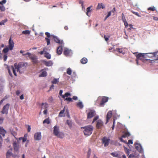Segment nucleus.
I'll return each mask as SVG.
<instances>
[{
    "instance_id": "nucleus-27",
    "label": "nucleus",
    "mask_w": 158,
    "mask_h": 158,
    "mask_svg": "<svg viewBox=\"0 0 158 158\" xmlns=\"http://www.w3.org/2000/svg\"><path fill=\"white\" fill-rule=\"evenodd\" d=\"M20 53H21L22 54V55L23 56H26L27 55V57H30L31 56V54L29 52H27L26 53H23V52H24V51L22 50H21L20 52Z\"/></svg>"
},
{
    "instance_id": "nucleus-13",
    "label": "nucleus",
    "mask_w": 158,
    "mask_h": 158,
    "mask_svg": "<svg viewBox=\"0 0 158 158\" xmlns=\"http://www.w3.org/2000/svg\"><path fill=\"white\" fill-rule=\"evenodd\" d=\"M13 146L14 151L16 152V154L18 155V154L19 144L15 141L13 143Z\"/></svg>"
},
{
    "instance_id": "nucleus-21",
    "label": "nucleus",
    "mask_w": 158,
    "mask_h": 158,
    "mask_svg": "<svg viewBox=\"0 0 158 158\" xmlns=\"http://www.w3.org/2000/svg\"><path fill=\"white\" fill-rule=\"evenodd\" d=\"M0 134L3 136H5V134L6 132V131L3 129V127H0Z\"/></svg>"
},
{
    "instance_id": "nucleus-22",
    "label": "nucleus",
    "mask_w": 158,
    "mask_h": 158,
    "mask_svg": "<svg viewBox=\"0 0 158 158\" xmlns=\"http://www.w3.org/2000/svg\"><path fill=\"white\" fill-rule=\"evenodd\" d=\"M105 8V6L103 5L102 3H98L96 9H97L98 10V9H99L101 8L103 9Z\"/></svg>"
},
{
    "instance_id": "nucleus-64",
    "label": "nucleus",
    "mask_w": 158,
    "mask_h": 158,
    "mask_svg": "<svg viewBox=\"0 0 158 158\" xmlns=\"http://www.w3.org/2000/svg\"><path fill=\"white\" fill-rule=\"evenodd\" d=\"M156 52L157 53V54L156 56H155V60H158V52Z\"/></svg>"
},
{
    "instance_id": "nucleus-19",
    "label": "nucleus",
    "mask_w": 158,
    "mask_h": 158,
    "mask_svg": "<svg viewBox=\"0 0 158 158\" xmlns=\"http://www.w3.org/2000/svg\"><path fill=\"white\" fill-rule=\"evenodd\" d=\"M44 64L46 66H51L52 64V61H47L45 60H43L42 61Z\"/></svg>"
},
{
    "instance_id": "nucleus-46",
    "label": "nucleus",
    "mask_w": 158,
    "mask_h": 158,
    "mask_svg": "<svg viewBox=\"0 0 158 158\" xmlns=\"http://www.w3.org/2000/svg\"><path fill=\"white\" fill-rule=\"evenodd\" d=\"M45 39L47 41V45H49L50 44V39L48 38H45Z\"/></svg>"
},
{
    "instance_id": "nucleus-62",
    "label": "nucleus",
    "mask_w": 158,
    "mask_h": 158,
    "mask_svg": "<svg viewBox=\"0 0 158 158\" xmlns=\"http://www.w3.org/2000/svg\"><path fill=\"white\" fill-rule=\"evenodd\" d=\"M27 131L28 132H30L31 131V128L30 126L29 125H28Z\"/></svg>"
},
{
    "instance_id": "nucleus-42",
    "label": "nucleus",
    "mask_w": 158,
    "mask_h": 158,
    "mask_svg": "<svg viewBox=\"0 0 158 158\" xmlns=\"http://www.w3.org/2000/svg\"><path fill=\"white\" fill-rule=\"evenodd\" d=\"M66 123L69 127H71L72 126V122L71 121L67 120Z\"/></svg>"
},
{
    "instance_id": "nucleus-26",
    "label": "nucleus",
    "mask_w": 158,
    "mask_h": 158,
    "mask_svg": "<svg viewBox=\"0 0 158 158\" xmlns=\"http://www.w3.org/2000/svg\"><path fill=\"white\" fill-rule=\"evenodd\" d=\"M70 53V51L67 49H65L64 52V54L66 56H69Z\"/></svg>"
},
{
    "instance_id": "nucleus-7",
    "label": "nucleus",
    "mask_w": 158,
    "mask_h": 158,
    "mask_svg": "<svg viewBox=\"0 0 158 158\" xmlns=\"http://www.w3.org/2000/svg\"><path fill=\"white\" fill-rule=\"evenodd\" d=\"M157 53L156 52L148 53H145L146 55V58H148V59L149 58H153L155 60V56H156Z\"/></svg>"
},
{
    "instance_id": "nucleus-16",
    "label": "nucleus",
    "mask_w": 158,
    "mask_h": 158,
    "mask_svg": "<svg viewBox=\"0 0 158 158\" xmlns=\"http://www.w3.org/2000/svg\"><path fill=\"white\" fill-rule=\"evenodd\" d=\"M31 60L33 62L34 64H36L37 62V58L36 56L35 55H31V56L29 57Z\"/></svg>"
},
{
    "instance_id": "nucleus-63",
    "label": "nucleus",
    "mask_w": 158,
    "mask_h": 158,
    "mask_svg": "<svg viewBox=\"0 0 158 158\" xmlns=\"http://www.w3.org/2000/svg\"><path fill=\"white\" fill-rule=\"evenodd\" d=\"M125 133L127 137L129 136L130 135V133L128 132H126Z\"/></svg>"
},
{
    "instance_id": "nucleus-61",
    "label": "nucleus",
    "mask_w": 158,
    "mask_h": 158,
    "mask_svg": "<svg viewBox=\"0 0 158 158\" xmlns=\"http://www.w3.org/2000/svg\"><path fill=\"white\" fill-rule=\"evenodd\" d=\"M4 120V119L2 117H0V123H2Z\"/></svg>"
},
{
    "instance_id": "nucleus-55",
    "label": "nucleus",
    "mask_w": 158,
    "mask_h": 158,
    "mask_svg": "<svg viewBox=\"0 0 158 158\" xmlns=\"http://www.w3.org/2000/svg\"><path fill=\"white\" fill-rule=\"evenodd\" d=\"M79 3L81 4V6H82L83 7V4H84L83 1L81 0H79Z\"/></svg>"
},
{
    "instance_id": "nucleus-24",
    "label": "nucleus",
    "mask_w": 158,
    "mask_h": 158,
    "mask_svg": "<svg viewBox=\"0 0 158 158\" xmlns=\"http://www.w3.org/2000/svg\"><path fill=\"white\" fill-rule=\"evenodd\" d=\"M87 59L86 58L84 57L81 60V62L83 64H85L87 62Z\"/></svg>"
},
{
    "instance_id": "nucleus-50",
    "label": "nucleus",
    "mask_w": 158,
    "mask_h": 158,
    "mask_svg": "<svg viewBox=\"0 0 158 158\" xmlns=\"http://www.w3.org/2000/svg\"><path fill=\"white\" fill-rule=\"evenodd\" d=\"M53 98L51 96L49 98L48 101L49 102L51 103L53 101Z\"/></svg>"
},
{
    "instance_id": "nucleus-49",
    "label": "nucleus",
    "mask_w": 158,
    "mask_h": 158,
    "mask_svg": "<svg viewBox=\"0 0 158 158\" xmlns=\"http://www.w3.org/2000/svg\"><path fill=\"white\" fill-rule=\"evenodd\" d=\"M122 19L123 21H126L125 15L123 13L122 14Z\"/></svg>"
},
{
    "instance_id": "nucleus-36",
    "label": "nucleus",
    "mask_w": 158,
    "mask_h": 158,
    "mask_svg": "<svg viewBox=\"0 0 158 158\" xmlns=\"http://www.w3.org/2000/svg\"><path fill=\"white\" fill-rule=\"evenodd\" d=\"M102 100L104 102H106L108 100V98L106 97H103L102 98Z\"/></svg>"
},
{
    "instance_id": "nucleus-9",
    "label": "nucleus",
    "mask_w": 158,
    "mask_h": 158,
    "mask_svg": "<svg viewBox=\"0 0 158 158\" xmlns=\"http://www.w3.org/2000/svg\"><path fill=\"white\" fill-rule=\"evenodd\" d=\"M95 115V111L90 110L88 113L87 114V118H90L94 116Z\"/></svg>"
},
{
    "instance_id": "nucleus-8",
    "label": "nucleus",
    "mask_w": 158,
    "mask_h": 158,
    "mask_svg": "<svg viewBox=\"0 0 158 158\" xmlns=\"http://www.w3.org/2000/svg\"><path fill=\"white\" fill-rule=\"evenodd\" d=\"M12 149L8 150L6 153V158H9L11 156L13 157H16L17 156V155L14 154L12 153Z\"/></svg>"
},
{
    "instance_id": "nucleus-6",
    "label": "nucleus",
    "mask_w": 158,
    "mask_h": 158,
    "mask_svg": "<svg viewBox=\"0 0 158 158\" xmlns=\"http://www.w3.org/2000/svg\"><path fill=\"white\" fill-rule=\"evenodd\" d=\"M10 106V104L9 103H7L3 107L2 111H1V112L2 114H7L8 113Z\"/></svg>"
},
{
    "instance_id": "nucleus-33",
    "label": "nucleus",
    "mask_w": 158,
    "mask_h": 158,
    "mask_svg": "<svg viewBox=\"0 0 158 158\" xmlns=\"http://www.w3.org/2000/svg\"><path fill=\"white\" fill-rule=\"evenodd\" d=\"M128 156L129 158H133L137 156L136 154L135 153H132Z\"/></svg>"
},
{
    "instance_id": "nucleus-15",
    "label": "nucleus",
    "mask_w": 158,
    "mask_h": 158,
    "mask_svg": "<svg viewBox=\"0 0 158 158\" xmlns=\"http://www.w3.org/2000/svg\"><path fill=\"white\" fill-rule=\"evenodd\" d=\"M135 148L140 152H142L143 149H142L141 145L138 143L135 144Z\"/></svg>"
},
{
    "instance_id": "nucleus-58",
    "label": "nucleus",
    "mask_w": 158,
    "mask_h": 158,
    "mask_svg": "<svg viewBox=\"0 0 158 158\" xmlns=\"http://www.w3.org/2000/svg\"><path fill=\"white\" fill-rule=\"evenodd\" d=\"M8 73H9V74L10 75L11 77H12V74L11 73V72L10 71V69H9V67L8 68Z\"/></svg>"
},
{
    "instance_id": "nucleus-12",
    "label": "nucleus",
    "mask_w": 158,
    "mask_h": 158,
    "mask_svg": "<svg viewBox=\"0 0 158 158\" xmlns=\"http://www.w3.org/2000/svg\"><path fill=\"white\" fill-rule=\"evenodd\" d=\"M103 126V123L101 120H98L97 121L96 127L97 129L101 128Z\"/></svg>"
},
{
    "instance_id": "nucleus-60",
    "label": "nucleus",
    "mask_w": 158,
    "mask_h": 158,
    "mask_svg": "<svg viewBox=\"0 0 158 158\" xmlns=\"http://www.w3.org/2000/svg\"><path fill=\"white\" fill-rule=\"evenodd\" d=\"M124 23V25L126 27L128 26V24L126 20L125 21H123Z\"/></svg>"
},
{
    "instance_id": "nucleus-18",
    "label": "nucleus",
    "mask_w": 158,
    "mask_h": 158,
    "mask_svg": "<svg viewBox=\"0 0 158 158\" xmlns=\"http://www.w3.org/2000/svg\"><path fill=\"white\" fill-rule=\"evenodd\" d=\"M111 155L113 157H116L117 158H121V155L118 153L116 152L111 153Z\"/></svg>"
},
{
    "instance_id": "nucleus-35",
    "label": "nucleus",
    "mask_w": 158,
    "mask_h": 158,
    "mask_svg": "<svg viewBox=\"0 0 158 158\" xmlns=\"http://www.w3.org/2000/svg\"><path fill=\"white\" fill-rule=\"evenodd\" d=\"M71 95V94L70 93L67 92L65 93L63 96H62V98L64 99H65V97H68L69 96H70Z\"/></svg>"
},
{
    "instance_id": "nucleus-47",
    "label": "nucleus",
    "mask_w": 158,
    "mask_h": 158,
    "mask_svg": "<svg viewBox=\"0 0 158 158\" xmlns=\"http://www.w3.org/2000/svg\"><path fill=\"white\" fill-rule=\"evenodd\" d=\"M99 118V116H96L94 117V118L93 121L92 122V123H93L95 121H96Z\"/></svg>"
},
{
    "instance_id": "nucleus-48",
    "label": "nucleus",
    "mask_w": 158,
    "mask_h": 158,
    "mask_svg": "<svg viewBox=\"0 0 158 158\" xmlns=\"http://www.w3.org/2000/svg\"><path fill=\"white\" fill-rule=\"evenodd\" d=\"M0 10L1 11H4L5 10V7L2 5V6H0Z\"/></svg>"
},
{
    "instance_id": "nucleus-40",
    "label": "nucleus",
    "mask_w": 158,
    "mask_h": 158,
    "mask_svg": "<svg viewBox=\"0 0 158 158\" xmlns=\"http://www.w3.org/2000/svg\"><path fill=\"white\" fill-rule=\"evenodd\" d=\"M7 21V20L6 19L4 20H3L0 22V25H4L5 23Z\"/></svg>"
},
{
    "instance_id": "nucleus-32",
    "label": "nucleus",
    "mask_w": 158,
    "mask_h": 158,
    "mask_svg": "<svg viewBox=\"0 0 158 158\" xmlns=\"http://www.w3.org/2000/svg\"><path fill=\"white\" fill-rule=\"evenodd\" d=\"M27 136L26 135H24V137H20L19 138V139L21 140H22V142H24L26 141L27 140Z\"/></svg>"
},
{
    "instance_id": "nucleus-57",
    "label": "nucleus",
    "mask_w": 158,
    "mask_h": 158,
    "mask_svg": "<svg viewBox=\"0 0 158 158\" xmlns=\"http://www.w3.org/2000/svg\"><path fill=\"white\" fill-rule=\"evenodd\" d=\"M45 48H44V50L43 51H40V52H39V53L40 54V55H43L44 53L45 52Z\"/></svg>"
},
{
    "instance_id": "nucleus-43",
    "label": "nucleus",
    "mask_w": 158,
    "mask_h": 158,
    "mask_svg": "<svg viewBox=\"0 0 158 158\" xmlns=\"http://www.w3.org/2000/svg\"><path fill=\"white\" fill-rule=\"evenodd\" d=\"M124 149L126 153L127 154V156H128L130 154L129 149L126 148H125Z\"/></svg>"
},
{
    "instance_id": "nucleus-5",
    "label": "nucleus",
    "mask_w": 158,
    "mask_h": 158,
    "mask_svg": "<svg viewBox=\"0 0 158 158\" xmlns=\"http://www.w3.org/2000/svg\"><path fill=\"white\" fill-rule=\"evenodd\" d=\"M59 130L58 127L56 125L54 127L53 134L55 135L60 138H63L64 136V134L60 132Z\"/></svg>"
},
{
    "instance_id": "nucleus-2",
    "label": "nucleus",
    "mask_w": 158,
    "mask_h": 158,
    "mask_svg": "<svg viewBox=\"0 0 158 158\" xmlns=\"http://www.w3.org/2000/svg\"><path fill=\"white\" fill-rule=\"evenodd\" d=\"M24 66V64L23 62H19L18 65L16 63H15L14 64V66H11L10 69L12 70L14 75L15 76H16L17 74L15 69H16L17 72L20 73V69L23 67Z\"/></svg>"
},
{
    "instance_id": "nucleus-38",
    "label": "nucleus",
    "mask_w": 158,
    "mask_h": 158,
    "mask_svg": "<svg viewBox=\"0 0 158 158\" xmlns=\"http://www.w3.org/2000/svg\"><path fill=\"white\" fill-rule=\"evenodd\" d=\"M30 31L28 30H25L22 31V33L25 35L29 34H30Z\"/></svg>"
},
{
    "instance_id": "nucleus-20",
    "label": "nucleus",
    "mask_w": 158,
    "mask_h": 158,
    "mask_svg": "<svg viewBox=\"0 0 158 158\" xmlns=\"http://www.w3.org/2000/svg\"><path fill=\"white\" fill-rule=\"evenodd\" d=\"M62 47L61 46H59L57 49L56 53L59 55H60L62 52Z\"/></svg>"
},
{
    "instance_id": "nucleus-3",
    "label": "nucleus",
    "mask_w": 158,
    "mask_h": 158,
    "mask_svg": "<svg viewBox=\"0 0 158 158\" xmlns=\"http://www.w3.org/2000/svg\"><path fill=\"white\" fill-rule=\"evenodd\" d=\"M81 129H84L83 131L84 134L86 136H89L92 133L94 130L93 126L91 125L85 126L81 127Z\"/></svg>"
},
{
    "instance_id": "nucleus-45",
    "label": "nucleus",
    "mask_w": 158,
    "mask_h": 158,
    "mask_svg": "<svg viewBox=\"0 0 158 158\" xmlns=\"http://www.w3.org/2000/svg\"><path fill=\"white\" fill-rule=\"evenodd\" d=\"M92 7V6H91L87 8V9H86V11H87L86 12V14L87 15H88V13L89 12H90V11H91L90 8H91V7Z\"/></svg>"
},
{
    "instance_id": "nucleus-23",
    "label": "nucleus",
    "mask_w": 158,
    "mask_h": 158,
    "mask_svg": "<svg viewBox=\"0 0 158 158\" xmlns=\"http://www.w3.org/2000/svg\"><path fill=\"white\" fill-rule=\"evenodd\" d=\"M115 51H116L117 52H119L120 53H122L123 54H124L125 53L124 52H123V48H117L115 50Z\"/></svg>"
},
{
    "instance_id": "nucleus-37",
    "label": "nucleus",
    "mask_w": 158,
    "mask_h": 158,
    "mask_svg": "<svg viewBox=\"0 0 158 158\" xmlns=\"http://www.w3.org/2000/svg\"><path fill=\"white\" fill-rule=\"evenodd\" d=\"M65 111V107L63 109L61 110L60 111L59 113V116H60V117H63V116L62 115L63 114L64 112Z\"/></svg>"
},
{
    "instance_id": "nucleus-1",
    "label": "nucleus",
    "mask_w": 158,
    "mask_h": 158,
    "mask_svg": "<svg viewBox=\"0 0 158 158\" xmlns=\"http://www.w3.org/2000/svg\"><path fill=\"white\" fill-rule=\"evenodd\" d=\"M145 56V53H139L136 55V61L137 65H140L141 64V63L140 62V61L143 62H145L147 61L150 60L148 58H146Z\"/></svg>"
},
{
    "instance_id": "nucleus-29",
    "label": "nucleus",
    "mask_w": 158,
    "mask_h": 158,
    "mask_svg": "<svg viewBox=\"0 0 158 158\" xmlns=\"http://www.w3.org/2000/svg\"><path fill=\"white\" fill-rule=\"evenodd\" d=\"M47 75V73L45 71H43L42 73L39 75L40 77H45Z\"/></svg>"
},
{
    "instance_id": "nucleus-31",
    "label": "nucleus",
    "mask_w": 158,
    "mask_h": 158,
    "mask_svg": "<svg viewBox=\"0 0 158 158\" xmlns=\"http://www.w3.org/2000/svg\"><path fill=\"white\" fill-rule=\"evenodd\" d=\"M77 106L80 109H82L83 107V105L81 102H79L77 104Z\"/></svg>"
},
{
    "instance_id": "nucleus-41",
    "label": "nucleus",
    "mask_w": 158,
    "mask_h": 158,
    "mask_svg": "<svg viewBox=\"0 0 158 158\" xmlns=\"http://www.w3.org/2000/svg\"><path fill=\"white\" fill-rule=\"evenodd\" d=\"M64 99V101H67L69 102H72L73 101L72 98H65V99Z\"/></svg>"
},
{
    "instance_id": "nucleus-4",
    "label": "nucleus",
    "mask_w": 158,
    "mask_h": 158,
    "mask_svg": "<svg viewBox=\"0 0 158 158\" xmlns=\"http://www.w3.org/2000/svg\"><path fill=\"white\" fill-rule=\"evenodd\" d=\"M14 43L13 41L11 40V38L10 37L9 40L8 47H6L2 50V52L4 53H6L9 51V50H12L14 47Z\"/></svg>"
},
{
    "instance_id": "nucleus-39",
    "label": "nucleus",
    "mask_w": 158,
    "mask_h": 158,
    "mask_svg": "<svg viewBox=\"0 0 158 158\" xmlns=\"http://www.w3.org/2000/svg\"><path fill=\"white\" fill-rule=\"evenodd\" d=\"M67 73L69 75H71L72 73V70L71 69L69 68L67 69Z\"/></svg>"
},
{
    "instance_id": "nucleus-30",
    "label": "nucleus",
    "mask_w": 158,
    "mask_h": 158,
    "mask_svg": "<svg viewBox=\"0 0 158 158\" xmlns=\"http://www.w3.org/2000/svg\"><path fill=\"white\" fill-rule=\"evenodd\" d=\"M44 56L48 59H50L51 58V55L48 53L45 52L44 53Z\"/></svg>"
},
{
    "instance_id": "nucleus-56",
    "label": "nucleus",
    "mask_w": 158,
    "mask_h": 158,
    "mask_svg": "<svg viewBox=\"0 0 158 158\" xmlns=\"http://www.w3.org/2000/svg\"><path fill=\"white\" fill-rule=\"evenodd\" d=\"M6 0H2V1H0V4L2 5L3 4H5L6 2Z\"/></svg>"
},
{
    "instance_id": "nucleus-44",
    "label": "nucleus",
    "mask_w": 158,
    "mask_h": 158,
    "mask_svg": "<svg viewBox=\"0 0 158 158\" xmlns=\"http://www.w3.org/2000/svg\"><path fill=\"white\" fill-rule=\"evenodd\" d=\"M156 9L153 6L152 7H149L148 8V10H150L151 11H154L156 10Z\"/></svg>"
},
{
    "instance_id": "nucleus-25",
    "label": "nucleus",
    "mask_w": 158,
    "mask_h": 158,
    "mask_svg": "<svg viewBox=\"0 0 158 158\" xmlns=\"http://www.w3.org/2000/svg\"><path fill=\"white\" fill-rule=\"evenodd\" d=\"M41 105L42 108L44 109H47V108L48 107V105L47 103H42Z\"/></svg>"
},
{
    "instance_id": "nucleus-28",
    "label": "nucleus",
    "mask_w": 158,
    "mask_h": 158,
    "mask_svg": "<svg viewBox=\"0 0 158 158\" xmlns=\"http://www.w3.org/2000/svg\"><path fill=\"white\" fill-rule=\"evenodd\" d=\"M59 82V78H54L52 81L51 82L53 84H57Z\"/></svg>"
},
{
    "instance_id": "nucleus-51",
    "label": "nucleus",
    "mask_w": 158,
    "mask_h": 158,
    "mask_svg": "<svg viewBox=\"0 0 158 158\" xmlns=\"http://www.w3.org/2000/svg\"><path fill=\"white\" fill-rule=\"evenodd\" d=\"M111 11H109V12L108 13V14L107 15H106V17L105 18V19H104V20H106V19L108 18L111 15Z\"/></svg>"
},
{
    "instance_id": "nucleus-53",
    "label": "nucleus",
    "mask_w": 158,
    "mask_h": 158,
    "mask_svg": "<svg viewBox=\"0 0 158 158\" xmlns=\"http://www.w3.org/2000/svg\"><path fill=\"white\" fill-rule=\"evenodd\" d=\"M105 103V102H104L102 100V101L100 103V106H103Z\"/></svg>"
},
{
    "instance_id": "nucleus-54",
    "label": "nucleus",
    "mask_w": 158,
    "mask_h": 158,
    "mask_svg": "<svg viewBox=\"0 0 158 158\" xmlns=\"http://www.w3.org/2000/svg\"><path fill=\"white\" fill-rule=\"evenodd\" d=\"M7 56L6 54H4L3 56V58H4V61H6L7 59Z\"/></svg>"
},
{
    "instance_id": "nucleus-17",
    "label": "nucleus",
    "mask_w": 158,
    "mask_h": 158,
    "mask_svg": "<svg viewBox=\"0 0 158 158\" xmlns=\"http://www.w3.org/2000/svg\"><path fill=\"white\" fill-rule=\"evenodd\" d=\"M112 115V113L111 111H109L108 112L106 115V124L108 122L109 120L111 117Z\"/></svg>"
},
{
    "instance_id": "nucleus-11",
    "label": "nucleus",
    "mask_w": 158,
    "mask_h": 158,
    "mask_svg": "<svg viewBox=\"0 0 158 158\" xmlns=\"http://www.w3.org/2000/svg\"><path fill=\"white\" fill-rule=\"evenodd\" d=\"M110 139H107L106 137H104L102 139V142L104 144V146L105 147L107 146L109 144Z\"/></svg>"
},
{
    "instance_id": "nucleus-52",
    "label": "nucleus",
    "mask_w": 158,
    "mask_h": 158,
    "mask_svg": "<svg viewBox=\"0 0 158 158\" xmlns=\"http://www.w3.org/2000/svg\"><path fill=\"white\" fill-rule=\"evenodd\" d=\"M131 12H132V13L136 15L137 16L140 17V15H139V13L138 12H134L133 11H132Z\"/></svg>"
},
{
    "instance_id": "nucleus-34",
    "label": "nucleus",
    "mask_w": 158,
    "mask_h": 158,
    "mask_svg": "<svg viewBox=\"0 0 158 158\" xmlns=\"http://www.w3.org/2000/svg\"><path fill=\"white\" fill-rule=\"evenodd\" d=\"M50 123V119H49V118H47L45 119L43 122V123L44 124L46 123L48 124H49Z\"/></svg>"
},
{
    "instance_id": "nucleus-14",
    "label": "nucleus",
    "mask_w": 158,
    "mask_h": 158,
    "mask_svg": "<svg viewBox=\"0 0 158 158\" xmlns=\"http://www.w3.org/2000/svg\"><path fill=\"white\" fill-rule=\"evenodd\" d=\"M51 36L53 37L54 41L56 43H58L59 44H62L63 43V41L60 40L57 37L52 35Z\"/></svg>"
},
{
    "instance_id": "nucleus-10",
    "label": "nucleus",
    "mask_w": 158,
    "mask_h": 158,
    "mask_svg": "<svg viewBox=\"0 0 158 158\" xmlns=\"http://www.w3.org/2000/svg\"><path fill=\"white\" fill-rule=\"evenodd\" d=\"M34 139L35 140H39L41 139V135L40 132H38L35 134L34 135Z\"/></svg>"
},
{
    "instance_id": "nucleus-59",
    "label": "nucleus",
    "mask_w": 158,
    "mask_h": 158,
    "mask_svg": "<svg viewBox=\"0 0 158 158\" xmlns=\"http://www.w3.org/2000/svg\"><path fill=\"white\" fill-rule=\"evenodd\" d=\"M45 35L47 36V37L49 38L50 36V34L48 32H46L45 33Z\"/></svg>"
}]
</instances>
